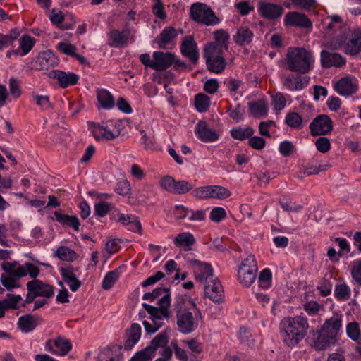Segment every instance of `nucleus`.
<instances>
[{
	"label": "nucleus",
	"instance_id": "nucleus-19",
	"mask_svg": "<svg viewBox=\"0 0 361 361\" xmlns=\"http://www.w3.org/2000/svg\"><path fill=\"white\" fill-rule=\"evenodd\" d=\"M310 79L308 76L295 77L290 74L282 78V83L286 89L291 91H298L305 87L308 85Z\"/></svg>",
	"mask_w": 361,
	"mask_h": 361
},
{
	"label": "nucleus",
	"instance_id": "nucleus-57",
	"mask_svg": "<svg viewBox=\"0 0 361 361\" xmlns=\"http://www.w3.org/2000/svg\"><path fill=\"white\" fill-rule=\"evenodd\" d=\"M57 49L59 51L68 56H74L76 54L75 46L67 42H59L57 44Z\"/></svg>",
	"mask_w": 361,
	"mask_h": 361
},
{
	"label": "nucleus",
	"instance_id": "nucleus-31",
	"mask_svg": "<svg viewBox=\"0 0 361 361\" xmlns=\"http://www.w3.org/2000/svg\"><path fill=\"white\" fill-rule=\"evenodd\" d=\"M346 54L355 55L361 51V31L355 30L353 37L345 46Z\"/></svg>",
	"mask_w": 361,
	"mask_h": 361
},
{
	"label": "nucleus",
	"instance_id": "nucleus-20",
	"mask_svg": "<svg viewBox=\"0 0 361 361\" xmlns=\"http://www.w3.org/2000/svg\"><path fill=\"white\" fill-rule=\"evenodd\" d=\"M180 50L182 54L189 58L193 63L197 62L199 59L197 47L192 36H186L184 37Z\"/></svg>",
	"mask_w": 361,
	"mask_h": 361
},
{
	"label": "nucleus",
	"instance_id": "nucleus-8",
	"mask_svg": "<svg viewBox=\"0 0 361 361\" xmlns=\"http://www.w3.org/2000/svg\"><path fill=\"white\" fill-rule=\"evenodd\" d=\"M121 126L122 123L119 121H109L102 124H94L92 133L97 140H112L120 135Z\"/></svg>",
	"mask_w": 361,
	"mask_h": 361
},
{
	"label": "nucleus",
	"instance_id": "nucleus-43",
	"mask_svg": "<svg viewBox=\"0 0 361 361\" xmlns=\"http://www.w3.org/2000/svg\"><path fill=\"white\" fill-rule=\"evenodd\" d=\"M210 103V98L204 94L200 93L196 95L195 99V104L199 112H204L207 111Z\"/></svg>",
	"mask_w": 361,
	"mask_h": 361
},
{
	"label": "nucleus",
	"instance_id": "nucleus-50",
	"mask_svg": "<svg viewBox=\"0 0 361 361\" xmlns=\"http://www.w3.org/2000/svg\"><path fill=\"white\" fill-rule=\"evenodd\" d=\"M254 133L252 128H236L231 130V136L238 140H245L250 137Z\"/></svg>",
	"mask_w": 361,
	"mask_h": 361
},
{
	"label": "nucleus",
	"instance_id": "nucleus-17",
	"mask_svg": "<svg viewBox=\"0 0 361 361\" xmlns=\"http://www.w3.org/2000/svg\"><path fill=\"white\" fill-rule=\"evenodd\" d=\"M343 316L341 314H334L326 319L320 328L338 341V333L343 325Z\"/></svg>",
	"mask_w": 361,
	"mask_h": 361
},
{
	"label": "nucleus",
	"instance_id": "nucleus-16",
	"mask_svg": "<svg viewBox=\"0 0 361 361\" xmlns=\"http://www.w3.org/2000/svg\"><path fill=\"white\" fill-rule=\"evenodd\" d=\"M152 58L154 59L152 68L157 71L166 70L175 61V54L171 52L156 51L153 52Z\"/></svg>",
	"mask_w": 361,
	"mask_h": 361
},
{
	"label": "nucleus",
	"instance_id": "nucleus-27",
	"mask_svg": "<svg viewBox=\"0 0 361 361\" xmlns=\"http://www.w3.org/2000/svg\"><path fill=\"white\" fill-rule=\"evenodd\" d=\"M283 8L280 5L270 3H262L260 4L259 12L262 16L269 19H275L280 17L283 13Z\"/></svg>",
	"mask_w": 361,
	"mask_h": 361
},
{
	"label": "nucleus",
	"instance_id": "nucleus-21",
	"mask_svg": "<svg viewBox=\"0 0 361 361\" xmlns=\"http://www.w3.org/2000/svg\"><path fill=\"white\" fill-rule=\"evenodd\" d=\"M28 291H34L37 296L49 298L54 295V288L49 284L43 283L39 280H33L27 282Z\"/></svg>",
	"mask_w": 361,
	"mask_h": 361
},
{
	"label": "nucleus",
	"instance_id": "nucleus-14",
	"mask_svg": "<svg viewBox=\"0 0 361 361\" xmlns=\"http://www.w3.org/2000/svg\"><path fill=\"white\" fill-rule=\"evenodd\" d=\"M334 89L340 95L351 96L357 91V80L353 77L342 78L334 84Z\"/></svg>",
	"mask_w": 361,
	"mask_h": 361
},
{
	"label": "nucleus",
	"instance_id": "nucleus-52",
	"mask_svg": "<svg viewBox=\"0 0 361 361\" xmlns=\"http://www.w3.org/2000/svg\"><path fill=\"white\" fill-rule=\"evenodd\" d=\"M193 188V185L189 182L182 180L176 181L173 192L174 194H185Z\"/></svg>",
	"mask_w": 361,
	"mask_h": 361
},
{
	"label": "nucleus",
	"instance_id": "nucleus-15",
	"mask_svg": "<svg viewBox=\"0 0 361 361\" xmlns=\"http://www.w3.org/2000/svg\"><path fill=\"white\" fill-rule=\"evenodd\" d=\"M312 347L317 350H324L332 345H334L337 342L332 336L326 332H324L322 329H319L312 333Z\"/></svg>",
	"mask_w": 361,
	"mask_h": 361
},
{
	"label": "nucleus",
	"instance_id": "nucleus-6",
	"mask_svg": "<svg viewBox=\"0 0 361 361\" xmlns=\"http://www.w3.org/2000/svg\"><path fill=\"white\" fill-rule=\"evenodd\" d=\"M223 46L221 44L209 43L206 45L204 58L209 71L215 73H221L224 71L226 61L223 56Z\"/></svg>",
	"mask_w": 361,
	"mask_h": 361
},
{
	"label": "nucleus",
	"instance_id": "nucleus-63",
	"mask_svg": "<svg viewBox=\"0 0 361 361\" xmlns=\"http://www.w3.org/2000/svg\"><path fill=\"white\" fill-rule=\"evenodd\" d=\"M10 94L14 99L18 98L21 94V90L18 82L13 78L9 79Z\"/></svg>",
	"mask_w": 361,
	"mask_h": 361
},
{
	"label": "nucleus",
	"instance_id": "nucleus-10",
	"mask_svg": "<svg viewBox=\"0 0 361 361\" xmlns=\"http://www.w3.org/2000/svg\"><path fill=\"white\" fill-rule=\"evenodd\" d=\"M109 44L113 47L121 48L126 47L129 42L135 41L134 32L128 27H126L122 31L112 29L108 33Z\"/></svg>",
	"mask_w": 361,
	"mask_h": 361
},
{
	"label": "nucleus",
	"instance_id": "nucleus-38",
	"mask_svg": "<svg viewBox=\"0 0 361 361\" xmlns=\"http://www.w3.org/2000/svg\"><path fill=\"white\" fill-rule=\"evenodd\" d=\"M18 324L23 331L30 332L35 328L36 321L31 314H26L19 318Z\"/></svg>",
	"mask_w": 361,
	"mask_h": 361
},
{
	"label": "nucleus",
	"instance_id": "nucleus-34",
	"mask_svg": "<svg viewBox=\"0 0 361 361\" xmlns=\"http://www.w3.org/2000/svg\"><path fill=\"white\" fill-rule=\"evenodd\" d=\"M54 216L56 221L61 224L72 227L75 231H79L80 224L77 216L63 214L58 212H54Z\"/></svg>",
	"mask_w": 361,
	"mask_h": 361
},
{
	"label": "nucleus",
	"instance_id": "nucleus-4",
	"mask_svg": "<svg viewBox=\"0 0 361 361\" xmlns=\"http://www.w3.org/2000/svg\"><path fill=\"white\" fill-rule=\"evenodd\" d=\"M286 61L288 70L305 74L312 69L314 59L312 54L302 47H290Z\"/></svg>",
	"mask_w": 361,
	"mask_h": 361
},
{
	"label": "nucleus",
	"instance_id": "nucleus-62",
	"mask_svg": "<svg viewBox=\"0 0 361 361\" xmlns=\"http://www.w3.org/2000/svg\"><path fill=\"white\" fill-rule=\"evenodd\" d=\"M183 343L187 344L188 347L191 350L192 355H199L202 352V347L201 343L195 339L183 341Z\"/></svg>",
	"mask_w": 361,
	"mask_h": 361
},
{
	"label": "nucleus",
	"instance_id": "nucleus-30",
	"mask_svg": "<svg viewBox=\"0 0 361 361\" xmlns=\"http://www.w3.org/2000/svg\"><path fill=\"white\" fill-rule=\"evenodd\" d=\"M249 111L255 118H262L267 115L268 105L263 99L253 101L248 104Z\"/></svg>",
	"mask_w": 361,
	"mask_h": 361
},
{
	"label": "nucleus",
	"instance_id": "nucleus-51",
	"mask_svg": "<svg viewBox=\"0 0 361 361\" xmlns=\"http://www.w3.org/2000/svg\"><path fill=\"white\" fill-rule=\"evenodd\" d=\"M118 278V274L116 271H109L102 282V288L105 290L110 289L116 283Z\"/></svg>",
	"mask_w": 361,
	"mask_h": 361
},
{
	"label": "nucleus",
	"instance_id": "nucleus-61",
	"mask_svg": "<svg viewBox=\"0 0 361 361\" xmlns=\"http://www.w3.org/2000/svg\"><path fill=\"white\" fill-rule=\"evenodd\" d=\"M154 356L146 348L137 352L130 361H149Z\"/></svg>",
	"mask_w": 361,
	"mask_h": 361
},
{
	"label": "nucleus",
	"instance_id": "nucleus-42",
	"mask_svg": "<svg viewBox=\"0 0 361 361\" xmlns=\"http://www.w3.org/2000/svg\"><path fill=\"white\" fill-rule=\"evenodd\" d=\"M35 43V39L30 35H25L20 39L19 48L22 51L21 56L27 54L32 49Z\"/></svg>",
	"mask_w": 361,
	"mask_h": 361
},
{
	"label": "nucleus",
	"instance_id": "nucleus-9",
	"mask_svg": "<svg viewBox=\"0 0 361 361\" xmlns=\"http://www.w3.org/2000/svg\"><path fill=\"white\" fill-rule=\"evenodd\" d=\"M257 266L255 256L250 255L242 262L238 269L240 283L245 287H249L256 279Z\"/></svg>",
	"mask_w": 361,
	"mask_h": 361
},
{
	"label": "nucleus",
	"instance_id": "nucleus-23",
	"mask_svg": "<svg viewBox=\"0 0 361 361\" xmlns=\"http://www.w3.org/2000/svg\"><path fill=\"white\" fill-rule=\"evenodd\" d=\"M321 63L324 68L342 66L345 63V59L339 54L323 50L321 52Z\"/></svg>",
	"mask_w": 361,
	"mask_h": 361
},
{
	"label": "nucleus",
	"instance_id": "nucleus-3",
	"mask_svg": "<svg viewBox=\"0 0 361 361\" xmlns=\"http://www.w3.org/2000/svg\"><path fill=\"white\" fill-rule=\"evenodd\" d=\"M307 319L302 316L286 317L280 322V334L283 342L289 347L297 345L307 335Z\"/></svg>",
	"mask_w": 361,
	"mask_h": 361
},
{
	"label": "nucleus",
	"instance_id": "nucleus-45",
	"mask_svg": "<svg viewBox=\"0 0 361 361\" xmlns=\"http://www.w3.org/2000/svg\"><path fill=\"white\" fill-rule=\"evenodd\" d=\"M334 294L338 299L347 300L350 296V288L345 283L336 285Z\"/></svg>",
	"mask_w": 361,
	"mask_h": 361
},
{
	"label": "nucleus",
	"instance_id": "nucleus-59",
	"mask_svg": "<svg viewBox=\"0 0 361 361\" xmlns=\"http://www.w3.org/2000/svg\"><path fill=\"white\" fill-rule=\"evenodd\" d=\"M315 146L319 152L326 153L331 148L330 140L326 137H320L315 141Z\"/></svg>",
	"mask_w": 361,
	"mask_h": 361
},
{
	"label": "nucleus",
	"instance_id": "nucleus-41",
	"mask_svg": "<svg viewBox=\"0 0 361 361\" xmlns=\"http://www.w3.org/2000/svg\"><path fill=\"white\" fill-rule=\"evenodd\" d=\"M195 238L190 233L185 232L178 234L174 239V243L178 247H190L195 243Z\"/></svg>",
	"mask_w": 361,
	"mask_h": 361
},
{
	"label": "nucleus",
	"instance_id": "nucleus-29",
	"mask_svg": "<svg viewBox=\"0 0 361 361\" xmlns=\"http://www.w3.org/2000/svg\"><path fill=\"white\" fill-rule=\"evenodd\" d=\"M177 30L172 27H168L164 29L159 37L157 38V42L159 48L164 49L177 37Z\"/></svg>",
	"mask_w": 361,
	"mask_h": 361
},
{
	"label": "nucleus",
	"instance_id": "nucleus-35",
	"mask_svg": "<svg viewBox=\"0 0 361 361\" xmlns=\"http://www.w3.org/2000/svg\"><path fill=\"white\" fill-rule=\"evenodd\" d=\"M97 97L98 102L105 109H111L114 106V99L112 94L104 89L97 90Z\"/></svg>",
	"mask_w": 361,
	"mask_h": 361
},
{
	"label": "nucleus",
	"instance_id": "nucleus-37",
	"mask_svg": "<svg viewBox=\"0 0 361 361\" xmlns=\"http://www.w3.org/2000/svg\"><path fill=\"white\" fill-rule=\"evenodd\" d=\"M252 37L253 34L250 29L240 27L238 30L234 40L237 44L244 45L249 44L252 41Z\"/></svg>",
	"mask_w": 361,
	"mask_h": 361
},
{
	"label": "nucleus",
	"instance_id": "nucleus-40",
	"mask_svg": "<svg viewBox=\"0 0 361 361\" xmlns=\"http://www.w3.org/2000/svg\"><path fill=\"white\" fill-rule=\"evenodd\" d=\"M55 255L61 260L67 262L73 261L78 257L76 252L66 246L59 247L57 249Z\"/></svg>",
	"mask_w": 361,
	"mask_h": 361
},
{
	"label": "nucleus",
	"instance_id": "nucleus-53",
	"mask_svg": "<svg viewBox=\"0 0 361 361\" xmlns=\"http://www.w3.org/2000/svg\"><path fill=\"white\" fill-rule=\"evenodd\" d=\"M210 185L198 187L192 190L191 195L198 199H210Z\"/></svg>",
	"mask_w": 361,
	"mask_h": 361
},
{
	"label": "nucleus",
	"instance_id": "nucleus-13",
	"mask_svg": "<svg viewBox=\"0 0 361 361\" xmlns=\"http://www.w3.org/2000/svg\"><path fill=\"white\" fill-rule=\"evenodd\" d=\"M204 294L207 298L216 303H220L223 301L224 290L217 278H211V279L204 283Z\"/></svg>",
	"mask_w": 361,
	"mask_h": 361
},
{
	"label": "nucleus",
	"instance_id": "nucleus-46",
	"mask_svg": "<svg viewBox=\"0 0 361 361\" xmlns=\"http://www.w3.org/2000/svg\"><path fill=\"white\" fill-rule=\"evenodd\" d=\"M286 123L291 128H300L302 126V119L298 114L292 112L286 115Z\"/></svg>",
	"mask_w": 361,
	"mask_h": 361
},
{
	"label": "nucleus",
	"instance_id": "nucleus-58",
	"mask_svg": "<svg viewBox=\"0 0 361 361\" xmlns=\"http://www.w3.org/2000/svg\"><path fill=\"white\" fill-rule=\"evenodd\" d=\"M171 346L173 348L175 356L178 360L180 361H188V354L184 349L178 346L177 340L174 339L171 341Z\"/></svg>",
	"mask_w": 361,
	"mask_h": 361
},
{
	"label": "nucleus",
	"instance_id": "nucleus-2",
	"mask_svg": "<svg viewBox=\"0 0 361 361\" xmlns=\"http://www.w3.org/2000/svg\"><path fill=\"white\" fill-rule=\"evenodd\" d=\"M176 324L183 334H190L195 330L198 325L201 313L195 301L189 296L178 295L173 303Z\"/></svg>",
	"mask_w": 361,
	"mask_h": 361
},
{
	"label": "nucleus",
	"instance_id": "nucleus-18",
	"mask_svg": "<svg viewBox=\"0 0 361 361\" xmlns=\"http://www.w3.org/2000/svg\"><path fill=\"white\" fill-rule=\"evenodd\" d=\"M193 271L195 279L201 283L207 282L211 278H214L213 269L212 266L206 262L201 261H194Z\"/></svg>",
	"mask_w": 361,
	"mask_h": 361
},
{
	"label": "nucleus",
	"instance_id": "nucleus-24",
	"mask_svg": "<svg viewBox=\"0 0 361 361\" xmlns=\"http://www.w3.org/2000/svg\"><path fill=\"white\" fill-rule=\"evenodd\" d=\"M51 78L57 80L62 87L73 85L78 82L79 76L74 73L64 72L59 70H54L51 73Z\"/></svg>",
	"mask_w": 361,
	"mask_h": 361
},
{
	"label": "nucleus",
	"instance_id": "nucleus-49",
	"mask_svg": "<svg viewBox=\"0 0 361 361\" xmlns=\"http://www.w3.org/2000/svg\"><path fill=\"white\" fill-rule=\"evenodd\" d=\"M22 300L20 295H8V298L4 300L1 302L4 311L7 309H16L17 304Z\"/></svg>",
	"mask_w": 361,
	"mask_h": 361
},
{
	"label": "nucleus",
	"instance_id": "nucleus-22",
	"mask_svg": "<svg viewBox=\"0 0 361 361\" xmlns=\"http://www.w3.org/2000/svg\"><path fill=\"white\" fill-rule=\"evenodd\" d=\"M195 132L197 137L202 142H214L219 138L216 131L209 128L204 121H200L197 123Z\"/></svg>",
	"mask_w": 361,
	"mask_h": 361
},
{
	"label": "nucleus",
	"instance_id": "nucleus-25",
	"mask_svg": "<svg viewBox=\"0 0 361 361\" xmlns=\"http://www.w3.org/2000/svg\"><path fill=\"white\" fill-rule=\"evenodd\" d=\"M141 332V326L137 323H133L131 324L130 327L126 330V340L123 344V348L126 350H131L139 341Z\"/></svg>",
	"mask_w": 361,
	"mask_h": 361
},
{
	"label": "nucleus",
	"instance_id": "nucleus-5",
	"mask_svg": "<svg viewBox=\"0 0 361 361\" xmlns=\"http://www.w3.org/2000/svg\"><path fill=\"white\" fill-rule=\"evenodd\" d=\"M1 269L4 273L1 275L0 281L8 290L19 288L18 280L27 275L25 267L18 261L4 262Z\"/></svg>",
	"mask_w": 361,
	"mask_h": 361
},
{
	"label": "nucleus",
	"instance_id": "nucleus-33",
	"mask_svg": "<svg viewBox=\"0 0 361 361\" xmlns=\"http://www.w3.org/2000/svg\"><path fill=\"white\" fill-rule=\"evenodd\" d=\"M169 343L168 331L166 330L157 334L150 342V345L146 347L147 349L154 356L155 351L159 348H163Z\"/></svg>",
	"mask_w": 361,
	"mask_h": 361
},
{
	"label": "nucleus",
	"instance_id": "nucleus-48",
	"mask_svg": "<svg viewBox=\"0 0 361 361\" xmlns=\"http://www.w3.org/2000/svg\"><path fill=\"white\" fill-rule=\"evenodd\" d=\"M271 273L269 269L262 270L259 276V286L263 289H267L271 286Z\"/></svg>",
	"mask_w": 361,
	"mask_h": 361
},
{
	"label": "nucleus",
	"instance_id": "nucleus-54",
	"mask_svg": "<svg viewBox=\"0 0 361 361\" xmlns=\"http://www.w3.org/2000/svg\"><path fill=\"white\" fill-rule=\"evenodd\" d=\"M226 216V210L221 207H216L212 209L209 217L210 219L216 223L220 222Z\"/></svg>",
	"mask_w": 361,
	"mask_h": 361
},
{
	"label": "nucleus",
	"instance_id": "nucleus-47",
	"mask_svg": "<svg viewBox=\"0 0 361 361\" xmlns=\"http://www.w3.org/2000/svg\"><path fill=\"white\" fill-rule=\"evenodd\" d=\"M346 333L348 336L354 341L359 340L361 336L359 324L355 322L348 323L346 326Z\"/></svg>",
	"mask_w": 361,
	"mask_h": 361
},
{
	"label": "nucleus",
	"instance_id": "nucleus-39",
	"mask_svg": "<svg viewBox=\"0 0 361 361\" xmlns=\"http://www.w3.org/2000/svg\"><path fill=\"white\" fill-rule=\"evenodd\" d=\"M39 63L44 68L54 67L58 63V60L55 55L50 51H44L39 55Z\"/></svg>",
	"mask_w": 361,
	"mask_h": 361
},
{
	"label": "nucleus",
	"instance_id": "nucleus-44",
	"mask_svg": "<svg viewBox=\"0 0 361 361\" xmlns=\"http://www.w3.org/2000/svg\"><path fill=\"white\" fill-rule=\"evenodd\" d=\"M114 207L112 203L100 200L94 204V214L99 217H104Z\"/></svg>",
	"mask_w": 361,
	"mask_h": 361
},
{
	"label": "nucleus",
	"instance_id": "nucleus-64",
	"mask_svg": "<svg viewBox=\"0 0 361 361\" xmlns=\"http://www.w3.org/2000/svg\"><path fill=\"white\" fill-rule=\"evenodd\" d=\"M286 104V100L282 94L278 93L273 96L272 104L274 106V109L280 111L285 107Z\"/></svg>",
	"mask_w": 361,
	"mask_h": 361
},
{
	"label": "nucleus",
	"instance_id": "nucleus-28",
	"mask_svg": "<svg viewBox=\"0 0 361 361\" xmlns=\"http://www.w3.org/2000/svg\"><path fill=\"white\" fill-rule=\"evenodd\" d=\"M60 273L71 291L75 292L80 287L81 282L77 279L72 267H61Z\"/></svg>",
	"mask_w": 361,
	"mask_h": 361
},
{
	"label": "nucleus",
	"instance_id": "nucleus-55",
	"mask_svg": "<svg viewBox=\"0 0 361 361\" xmlns=\"http://www.w3.org/2000/svg\"><path fill=\"white\" fill-rule=\"evenodd\" d=\"M176 180L170 176H166L160 180V185L164 190L173 192Z\"/></svg>",
	"mask_w": 361,
	"mask_h": 361
},
{
	"label": "nucleus",
	"instance_id": "nucleus-32",
	"mask_svg": "<svg viewBox=\"0 0 361 361\" xmlns=\"http://www.w3.org/2000/svg\"><path fill=\"white\" fill-rule=\"evenodd\" d=\"M121 346L105 348L99 355V361H119L122 358Z\"/></svg>",
	"mask_w": 361,
	"mask_h": 361
},
{
	"label": "nucleus",
	"instance_id": "nucleus-7",
	"mask_svg": "<svg viewBox=\"0 0 361 361\" xmlns=\"http://www.w3.org/2000/svg\"><path fill=\"white\" fill-rule=\"evenodd\" d=\"M190 16L195 21L207 26L217 25L219 22L213 11L202 3H195L191 6Z\"/></svg>",
	"mask_w": 361,
	"mask_h": 361
},
{
	"label": "nucleus",
	"instance_id": "nucleus-60",
	"mask_svg": "<svg viewBox=\"0 0 361 361\" xmlns=\"http://www.w3.org/2000/svg\"><path fill=\"white\" fill-rule=\"evenodd\" d=\"M245 114L244 109L240 105L237 104L234 109H229V116L236 122H239L243 119Z\"/></svg>",
	"mask_w": 361,
	"mask_h": 361
},
{
	"label": "nucleus",
	"instance_id": "nucleus-12",
	"mask_svg": "<svg viewBox=\"0 0 361 361\" xmlns=\"http://www.w3.org/2000/svg\"><path fill=\"white\" fill-rule=\"evenodd\" d=\"M46 350L57 356H64L72 348L71 343L63 337L48 340L45 345Z\"/></svg>",
	"mask_w": 361,
	"mask_h": 361
},
{
	"label": "nucleus",
	"instance_id": "nucleus-56",
	"mask_svg": "<svg viewBox=\"0 0 361 361\" xmlns=\"http://www.w3.org/2000/svg\"><path fill=\"white\" fill-rule=\"evenodd\" d=\"M214 38L216 42H214L216 44H221L223 46V50L227 49L226 42L229 39L228 34L223 30H219L214 33Z\"/></svg>",
	"mask_w": 361,
	"mask_h": 361
},
{
	"label": "nucleus",
	"instance_id": "nucleus-26",
	"mask_svg": "<svg viewBox=\"0 0 361 361\" xmlns=\"http://www.w3.org/2000/svg\"><path fill=\"white\" fill-rule=\"evenodd\" d=\"M285 23L288 25L308 28L312 23L304 14L298 12H289L285 16Z\"/></svg>",
	"mask_w": 361,
	"mask_h": 361
},
{
	"label": "nucleus",
	"instance_id": "nucleus-1",
	"mask_svg": "<svg viewBox=\"0 0 361 361\" xmlns=\"http://www.w3.org/2000/svg\"><path fill=\"white\" fill-rule=\"evenodd\" d=\"M161 295L162 296L158 301L159 307L142 303L143 308L149 314L152 320V323L147 321L142 322L145 331L149 334L157 331L164 325V320L170 317L171 295L168 288L159 287L151 293H145L142 296L145 300L153 301Z\"/></svg>",
	"mask_w": 361,
	"mask_h": 361
},
{
	"label": "nucleus",
	"instance_id": "nucleus-11",
	"mask_svg": "<svg viewBox=\"0 0 361 361\" xmlns=\"http://www.w3.org/2000/svg\"><path fill=\"white\" fill-rule=\"evenodd\" d=\"M310 129L312 136L326 135L332 131L333 123L327 115L320 114L311 122Z\"/></svg>",
	"mask_w": 361,
	"mask_h": 361
},
{
	"label": "nucleus",
	"instance_id": "nucleus-36",
	"mask_svg": "<svg viewBox=\"0 0 361 361\" xmlns=\"http://www.w3.org/2000/svg\"><path fill=\"white\" fill-rule=\"evenodd\" d=\"M210 199L225 200L231 195V191L221 185H210Z\"/></svg>",
	"mask_w": 361,
	"mask_h": 361
}]
</instances>
